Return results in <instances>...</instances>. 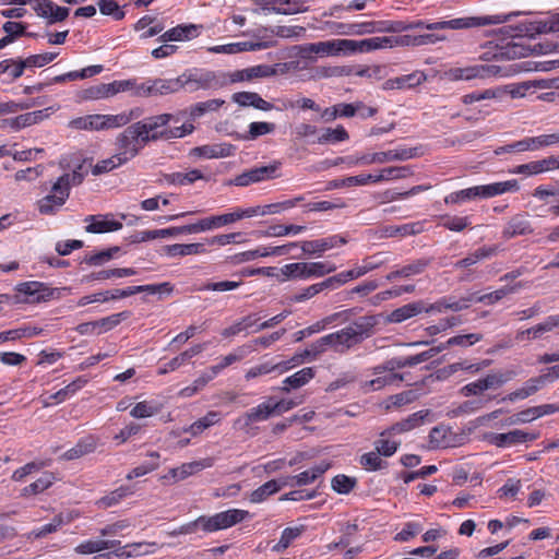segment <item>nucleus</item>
Segmentation results:
<instances>
[{
    "instance_id": "obj_1",
    "label": "nucleus",
    "mask_w": 559,
    "mask_h": 559,
    "mask_svg": "<svg viewBox=\"0 0 559 559\" xmlns=\"http://www.w3.org/2000/svg\"><path fill=\"white\" fill-rule=\"evenodd\" d=\"M550 19L547 21L536 22H524L519 24L516 27L507 26L506 33L510 34L512 40L508 45V55L513 58L526 57L531 53H547L555 49V46L546 43L545 45L538 44H526L527 40L534 39L536 34L551 33Z\"/></svg>"
},
{
    "instance_id": "obj_2",
    "label": "nucleus",
    "mask_w": 559,
    "mask_h": 559,
    "mask_svg": "<svg viewBox=\"0 0 559 559\" xmlns=\"http://www.w3.org/2000/svg\"><path fill=\"white\" fill-rule=\"evenodd\" d=\"M87 171H72L63 174L52 185L50 194L37 201V209L43 215H53L69 199L71 187L80 186Z\"/></svg>"
},
{
    "instance_id": "obj_3",
    "label": "nucleus",
    "mask_w": 559,
    "mask_h": 559,
    "mask_svg": "<svg viewBox=\"0 0 559 559\" xmlns=\"http://www.w3.org/2000/svg\"><path fill=\"white\" fill-rule=\"evenodd\" d=\"M169 114H160L146 117L136 122L144 132L148 142L180 139L191 134L194 130V126L191 122L186 121H183L180 127H169Z\"/></svg>"
},
{
    "instance_id": "obj_4",
    "label": "nucleus",
    "mask_w": 559,
    "mask_h": 559,
    "mask_svg": "<svg viewBox=\"0 0 559 559\" xmlns=\"http://www.w3.org/2000/svg\"><path fill=\"white\" fill-rule=\"evenodd\" d=\"M380 317L381 314L361 316L341 329L349 349L362 343L376 333V326L380 323Z\"/></svg>"
},
{
    "instance_id": "obj_5",
    "label": "nucleus",
    "mask_w": 559,
    "mask_h": 559,
    "mask_svg": "<svg viewBox=\"0 0 559 559\" xmlns=\"http://www.w3.org/2000/svg\"><path fill=\"white\" fill-rule=\"evenodd\" d=\"M148 143L138 122L129 124L115 141L117 151L126 156L128 162L138 156Z\"/></svg>"
},
{
    "instance_id": "obj_6",
    "label": "nucleus",
    "mask_w": 559,
    "mask_h": 559,
    "mask_svg": "<svg viewBox=\"0 0 559 559\" xmlns=\"http://www.w3.org/2000/svg\"><path fill=\"white\" fill-rule=\"evenodd\" d=\"M336 270V265L329 262H296L284 265L281 273L285 280L322 277Z\"/></svg>"
},
{
    "instance_id": "obj_7",
    "label": "nucleus",
    "mask_w": 559,
    "mask_h": 559,
    "mask_svg": "<svg viewBox=\"0 0 559 559\" xmlns=\"http://www.w3.org/2000/svg\"><path fill=\"white\" fill-rule=\"evenodd\" d=\"M559 143V132L551 134H543L538 136L525 138L513 143L499 146L495 150L496 155H502L507 153H521L526 151H536L542 147L550 146Z\"/></svg>"
},
{
    "instance_id": "obj_8",
    "label": "nucleus",
    "mask_w": 559,
    "mask_h": 559,
    "mask_svg": "<svg viewBox=\"0 0 559 559\" xmlns=\"http://www.w3.org/2000/svg\"><path fill=\"white\" fill-rule=\"evenodd\" d=\"M330 349L337 354H345L349 350L348 344H346L341 330L326 334L312 342L305 349V355L311 356L312 359L316 360Z\"/></svg>"
},
{
    "instance_id": "obj_9",
    "label": "nucleus",
    "mask_w": 559,
    "mask_h": 559,
    "mask_svg": "<svg viewBox=\"0 0 559 559\" xmlns=\"http://www.w3.org/2000/svg\"><path fill=\"white\" fill-rule=\"evenodd\" d=\"M252 36L254 37V40L215 46L209 50L215 53H237L242 51L263 50L277 45L276 39H266V36L262 35V29L257 28Z\"/></svg>"
},
{
    "instance_id": "obj_10",
    "label": "nucleus",
    "mask_w": 559,
    "mask_h": 559,
    "mask_svg": "<svg viewBox=\"0 0 559 559\" xmlns=\"http://www.w3.org/2000/svg\"><path fill=\"white\" fill-rule=\"evenodd\" d=\"M178 78L180 81V90H186L190 93L199 90H207L219 84L215 72L207 70H189Z\"/></svg>"
},
{
    "instance_id": "obj_11",
    "label": "nucleus",
    "mask_w": 559,
    "mask_h": 559,
    "mask_svg": "<svg viewBox=\"0 0 559 559\" xmlns=\"http://www.w3.org/2000/svg\"><path fill=\"white\" fill-rule=\"evenodd\" d=\"M249 518H251L249 511L240 509H229L212 516H206V533L229 528Z\"/></svg>"
},
{
    "instance_id": "obj_12",
    "label": "nucleus",
    "mask_w": 559,
    "mask_h": 559,
    "mask_svg": "<svg viewBox=\"0 0 559 559\" xmlns=\"http://www.w3.org/2000/svg\"><path fill=\"white\" fill-rule=\"evenodd\" d=\"M538 435L514 429L506 433H488L485 439L498 448H507L536 440Z\"/></svg>"
},
{
    "instance_id": "obj_13",
    "label": "nucleus",
    "mask_w": 559,
    "mask_h": 559,
    "mask_svg": "<svg viewBox=\"0 0 559 559\" xmlns=\"http://www.w3.org/2000/svg\"><path fill=\"white\" fill-rule=\"evenodd\" d=\"M134 85V79L114 81L111 83H103L96 86H92L84 91V98L87 99H100L108 98L118 93L131 90Z\"/></svg>"
},
{
    "instance_id": "obj_14",
    "label": "nucleus",
    "mask_w": 559,
    "mask_h": 559,
    "mask_svg": "<svg viewBox=\"0 0 559 559\" xmlns=\"http://www.w3.org/2000/svg\"><path fill=\"white\" fill-rule=\"evenodd\" d=\"M491 17L489 16H466V17H457L449 21H440L433 22L427 26L428 31H439V29H466L473 27H479L491 24Z\"/></svg>"
},
{
    "instance_id": "obj_15",
    "label": "nucleus",
    "mask_w": 559,
    "mask_h": 559,
    "mask_svg": "<svg viewBox=\"0 0 559 559\" xmlns=\"http://www.w3.org/2000/svg\"><path fill=\"white\" fill-rule=\"evenodd\" d=\"M549 374H539L537 377L530 378L521 388L504 396L502 401L515 402L534 395L545 386L549 380Z\"/></svg>"
},
{
    "instance_id": "obj_16",
    "label": "nucleus",
    "mask_w": 559,
    "mask_h": 559,
    "mask_svg": "<svg viewBox=\"0 0 559 559\" xmlns=\"http://www.w3.org/2000/svg\"><path fill=\"white\" fill-rule=\"evenodd\" d=\"M429 415L428 409H423L409 415L407 418L395 423L390 428L380 433V437H391L393 435L407 432L424 424L425 418Z\"/></svg>"
},
{
    "instance_id": "obj_17",
    "label": "nucleus",
    "mask_w": 559,
    "mask_h": 559,
    "mask_svg": "<svg viewBox=\"0 0 559 559\" xmlns=\"http://www.w3.org/2000/svg\"><path fill=\"white\" fill-rule=\"evenodd\" d=\"M497 67L489 64H475L466 68H456L451 70L454 80L469 81L473 79L490 78L497 73Z\"/></svg>"
},
{
    "instance_id": "obj_18",
    "label": "nucleus",
    "mask_w": 559,
    "mask_h": 559,
    "mask_svg": "<svg viewBox=\"0 0 559 559\" xmlns=\"http://www.w3.org/2000/svg\"><path fill=\"white\" fill-rule=\"evenodd\" d=\"M346 243V239L340 236H331L328 238L316 239V240H306L302 241L300 247L305 254H320L326 250L332 248L342 246Z\"/></svg>"
},
{
    "instance_id": "obj_19",
    "label": "nucleus",
    "mask_w": 559,
    "mask_h": 559,
    "mask_svg": "<svg viewBox=\"0 0 559 559\" xmlns=\"http://www.w3.org/2000/svg\"><path fill=\"white\" fill-rule=\"evenodd\" d=\"M34 11L38 16L49 19V24L64 21L70 12L68 8L56 5L50 0L39 1L34 7Z\"/></svg>"
},
{
    "instance_id": "obj_20",
    "label": "nucleus",
    "mask_w": 559,
    "mask_h": 559,
    "mask_svg": "<svg viewBox=\"0 0 559 559\" xmlns=\"http://www.w3.org/2000/svg\"><path fill=\"white\" fill-rule=\"evenodd\" d=\"M426 81V75L421 71H414L409 74L392 78L383 83V90H406L420 85Z\"/></svg>"
},
{
    "instance_id": "obj_21",
    "label": "nucleus",
    "mask_w": 559,
    "mask_h": 559,
    "mask_svg": "<svg viewBox=\"0 0 559 559\" xmlns=\"http://www.w3.org/2000/svg\"><path fill=\"white\" fill-rule=\"evenodd\" d=\"M350 52H369L386 47H393L400 40L396 37H371L362 40H353Z\"/></svg>"
},
{
    "instance_id": "obj_22",
    "label": "nucleus",
    "mask_w": 559,
    "mask_h": 559,
    "mask_svg": "<svg viewBox=\"0 0 559 559\" xmlns=\"http://www.w3.org/2000/svg\"><path fill=\"white\" fill-rule=\"evenodd\" d=\"M426 304L423 300L406 304L396 308L386 317L388 323H402L411 318H414L421 312H425Z\"/></svg>"
},
{
    "instance_id": "obj_23",
    "label": "nucleus",
    "mask_w": 559,
    "mask_h": 559,
    "mask_svg": "<svg viewBox=\"0 0 559 559\" xmlns=\"http://www.w3.org/2000/svg\"><path fill=\"white\" fill-rule=\"evenodd\" d=\"M201 25L195 24H181L177 25L176 27H173L165 32L159 38V41L166 43V41H182V40H189L199 35V28H201Z\"/></svg>"
},
{
    "instance_id": "obj_24",
    "label": "nucleus",
    "mask_w": 559,
    "mask_h": 559,
    "mask_svg": "<svg viewBox=\"0 0 559 559\" xmlns=\"http://www.w3.org/2000/svg\"><path fill=\"white\" fill-rule=\"evenodd\" d=\"M533 228L524 214H516L510 218L502 230L504 239H511L516 236L530 235Z\"/></svg>"
},
{
    "instance_id": "obj_25",
    "label": "nucleus",
    "mask_w": 559,
    "mask_h": 559,
    "mask_svg": "<svg viewBox=\"0 0 559 559\" xmlns=\"http://www.w3.org/2000/svg\"><path fill=\"white\" fill-rule=\"evenodd\" d=\"M352 314H355V309H347V310H345L343 312L334 313L331 317H328V318L323 319L322 321L316 322L314 324H312V325H310V326H308L306 329H302V330L296 332L295 333V341L296 342H300L304 338L309 337V336H311L314 333H319L328 324H330L331 322H333L334 320H336L338 318L343 317L344 321H348L349 320V316H352Z\"/></svg>"
},
{
    "instance_id": "obj_26",
    "label": "nucleus",
    "mask_w": 559,
    "mask_h": 559,
    "mask_svg": "<svg viewBox=\"0 0 559 559\" xmlns=\"http://www.w3.org/2000/svg\"><path fill=\"white\" fill-rule=\"evenodd\" d=\"M478 198H492L506 192H516L520 190V186L516 179H511L502 182H493L484 186H477Z\"/></svg>"
},
{
    "instance_id": "obj_27",
    "label": "nucleus",
    "mask_w": 559,
    "mask_h": 559,
    "mask_svg": "<svg viewBox=\"0 0 559 559\" xmlns=\"http://www.w3.org/2000/svg\"><path fill=\"white\" fill-rule=\"evenodd\" d=\"M16 290L28 296L31 302H40L47 300L52 292L40 282H25L16 286Z\"/></svg>"
},
{
    "instance_id": "obj_28",
    "label": "nucleus",
    "mask_w": 559,
    "mask_h": 559,
    "mask_svg": "<svg viewBox=\"0 0 559 559\" xmlns=\"http://www.w3.org/2000/svg\"><path fill=\"white\" fill-rule=\"evenodd\" d=\"M431 258H421L413 261L409 264L402 266L399 270L392 271L386 275V280L392 282L399 277L408 278L413 275L421 274L431 263Z\"/></svg>"
},
{
    "instance_id": "obj_29",
    "label": "nucleus",
    "mask_w": 559,
    "mask_h": 559,
    "mask_svg": "<svg viewBox=\"0 0 559 559\" xmlns=\"http://www.w3.org/2000/svg\"><path fill=\"white\" fill-rule=\"evenodd\" d=\"M276 73L275 69L267 64H259L230 74L231 82L250 81L257 78H267Z\"/></svg>"
},
{
    "instance_id": "obj_30",
    "label": "nucleus",
    "mask_w": 559,
    "mask_h": 559,
    "mask_svg": "<svg viewBox=\"0 0 559 559\" xmlns=\"http://www.w3.org/2000/svg\"><path fill=\"white\" fill-rule=\"evenodd\" d=\"M328 28L337 35L342 36H360L369 34V26L367 22L361 23H341V22H326Z\"/></svg>"
},
{
    "instance_id": "obj_31",
    "label": "nucleus",
    "mask_w": 559,
    "mask_h": 559,
    "mask_svg": "<svg viewBox=\"0 0 559 559\" xmlns=\"http://www.w3.org/2000/svg\"><path fill=\"white\" fill-rule=\"evenodd\" d=\"M262 29V35L266 36V39H275V37L280 38H299L304 36L306 33V28L304 26L294 25V26H283L277 25L273 27H260Z\"/></svg>"
},
{
    "instance_id": "obj_32",
    "label": "nucleus",
    "mask_w": 559,
    "mask_h": 559,
    "mask_svg": "<svg viewBox=\"0 0 559 559\" xmlns=\"http://www.w3.org/2000/svg\"><path fill=\"white\" fill-rule=\"evenodd\" d=\"M233 100L239 106H252L259 110L269 111L273 109V105L263 99L258 93L254 92H238L233 95Z\"/></svg>"
},
{
    "instance_id": "obj_33",
    "label": "nucleus",
    "mask_w": 559,
    "mask_h": 559,
    "mask_svg": "<svg viewBox=\"0 0 559 559\" xmlns=\"http://www.w3.org/2000/svg\"><path fill=\"white\" fill-rule=\"evenodd\" d=\"M556 328H559V313L547 317L543 322L528 328L526 330L519 331L515 338L518 341H524V334H533V337H542L545 333L551 332Z\"/></svg>"
},
{
    "instance_id": "obj_34",
    "label": "nucleus",
    "mask_w": 559,
    "mask_h": 559,
    "mask_svg": "<svg viewBox=\"0 0 559 559\" xmlns=\"http://www.w3.org/2000/svg\"><path fill=\"white\" fill-rule=\"evenodd\" d=\"M316 376V370L312 367H306L301 370L295 372L294 374L287 377L283 381V386L281 391L289 392L292 389H299L306 385L310 380H312Z\"/></svg>"
},
{
    "instance_id": "obj_35",
    "label": "nucleus",
    "mask_w": 559,
    "mask_h": 559,
    "mask_svg": "<svg viewBox=\"0 0 559 559\" xmlns=\"http://www.w3.org/2000/svg\"><path fill=\"white\" fill-rule=\"evenodd\" d=\"M468 307L469 302L467 301V297H463L460 300H454L452 297H443L429 306L426 305L425 312H443L444 310L461 311Z\"/></svg>"
},
{
    "instance_id": "obj_36",
    "label": "nucleus",
    "mask_w": 559,
    "mask_h": 559,
    "mask_svg": "<svg viewBox=\"0 0 559 559\" xmlns=\"http://www.w3.org/2000/svg\"><path fill=\"white\" fill-rule=\"evenodd\" d=\"M85 222H90L85 227V230L91 234H103L122 228V224L120 222L104 219L99 215H88L85 218Z\"/></svg>"
},
{
    "instance_id": "obj_37",
    "label": "nucleus",
    "mask_w": 559,
    "mask_h": 559,
    "mask_svg": "<svg viewBox=\"0 0 559 559\" xmlns=\"http://www.w3.org/2000/svg\"><path fill=\"white\" fill-rule=\"evenodd\" d=\"M522 285L519 283L514 286H504L500 289H497L495 292L478 295L477 293H473L467 296V301L471 302H483L485 305H493L495 302L501 300L503 297H506L509 294H512L516 290L518 287H521Z\"/></svg>"
},
{
    "instance_id": "obj_38",
    "label": "nucleus",
    "mask_w": 559,
    "mask_h": 559,
    "mask_svg": "<svg viewBox=\"0 0 559 559\" xmlns=\"http://www.w3.org/2000/svg\"><path fill=\"white\" fill-rule=\"evenodd\" d=\"M138 271L132 267H118V269H110V270H102L98 272H93L88 275H85L82 281L83 282H93V281H105L111 277H127V276H133L136 275Z\"/></svg>"
},
{
    "instance_id": "obj_39",
    "label": "nucleus",
    "mask_w": 559,
    "mask_h": 559,
    "mask_svg": "<svg viewBox=\"0 0 559 559\" xmlns=\"http://www.w3.org/2000/svg\"><path fill=\"white\" fill-rule=\"evenodd\" d=\"M285 485H282V478L271 479L250 493L249 500L252 503H260L266 500L270 496L278 492Z\"/></svg>"
},
{
    "instance_id": "obj_40",
    "label": "nucleus",
    "mask_w": 559,
    "mask_h": 559,
    "mask_svg": "<svg viewBox=\"0 0 559 559\" xmlns=\"http://www.w3.org/2000/svg\"><path fill=\"white\" fill-rule=\"evenodd\" d=\"M96 449V440L94 437L88 436L81 439L73 448L62 454V459L67 461L82 457L92 453Z\"/></svg>"
},
{
    "instance_id": "obj_41",
    "label": "nucleus",
    "mask_w": 559,
    "mask_h": 559,
    "mask_svg": "<svg viewBox=\"0 0 559 559\" xmlns=\"http://www.w3.org/2000/svg\"><path fill=\"white\" fill-rule=\"evenodd\" d=\"M164 251L169 257L177 255H191V254H202L206 252L204 243H175L167 245L164 247Z\"/></svg>"
},
{
    "instance_id": "obj_42",
    "label": "nucleus",
    "mask_w": 559,
    "mask_h": 559,
    "mask_svg": "<svg viewBox=\"0 0 559 559\" xmlns=\"http://www.w3.org/2000/svg\"><path fill=\"white\" fill-rule=\"evenodd\" d=\"M224 104L225 100L218 98L197 103L188 108L189 119L193 121L201 118L207 112L217 111Z\"/></svg>"
},
{
    "instance_id": "obj_43",
    "label": "nucleus",
    "mask_w": 559,
    "mask_h": 559,
    "mask_svg": "<svg viewBox=\"0 0 559 559\" xmlns=\"http://www.w3.org/2000/svg\"><path fill=\"white\" fill-rule=\"evenodd\" d=\"M205 349V344H197L189 349L182 352L175 358H173L167 365L164 370L160 371V373H165L167 371H174L187 361H189L194 356L201 354Z\"/></svg>"
},
{
    "instance_id": "obj_44",
    "label": "nucleus",
    "mask_w": 559,
    "mask_h": 559,
    "mask_svg": "<svg viewBox=\"0 0 559 559\" xmlns=\"http://www.w3.org/2000/svg\"><path fill=\"white\" fill-rule=\"evenodd\" d=\"M423 231L421 223H408L400 226H384L382 228V234L384 237H397V236H408V235H417Z\"/></svg>"
},
{
    "instance_id": "obj_45",
    "label": "nucleus",
    "mask_w": 559,
    "mask_h": 559,
    "mask_svg": "<svg viewBox=\"0 0 559 559\" xmlns=\"http://www.w3.org/2000/svg\"><path fill=\"white\" fill-rule=\"evenodd\" d=\"M349 139L348 132L342 126H337L335 129L325 128L321 131L317 139L319 144H335L344 142Z\"/></svg>"
},
{
    "instance_id": "obj_46",
    "label": "nucleus",
    "mask_w": 559,
    "mask_h": 559,
    "mask_svg": "<svg viewBox=\"0 0 559 559\" xmlns=\"http://www.w3.org/2000/svg\"><path fill=\"white\" fill-rule=\"evenodd\" d=\"M87 383V380L83 377L76 378L74 381L69 383L67 386L60 389L56 393L51 394L48 400L53 403H61L73 395L76 391L82 389Z\"/></svg>"
},
{
    "instance_id": "obj_47",
    "label": "nucleus",
    "mask_w": 559,
    "mask_h": 559,
    "mask_svg": "<svg viewBox=\"0 0 559 559\" xmlns=\"http://www.w3.org/2000/svg\"><path fill=\"white\" fill-rule=\"evenodd\" d=\"M69 127L75 130L100 131V114L78 117L69 122Z\"/></svg>"
},
{
    "instance_id": "obj_48",
    "label": "nucleus",
    "mask_w": 559,
    "mask_h": 559,
    "mask_svg": "<svg viewBox=\"0 0 559 559\" xmlns=\"http://www.w3.org/2000/svg\"><path fill=\"white\" fill-rule=\"evenodd\" d=\"M354 45L352 39H333L326 41H319L320 52L322 55H337L341 51H349Z\"/></svg>"
},
{
    "instance_id": "obj_49",
    "label": "nucleus",
    "mask_w": 559,
    "mask_h": 559,
    "mask_svg": "<svg viewBox=\"0 0 559 559\" xmlns=\"http://www.w3.org/2000/svg\"><path fill=\"white\" fill-rule=\"evenodd\" d=\"M210 466H211V463H206V460L205 461H195V462L182 464L178 468H173L170 471V473H171V476L176 480H183L185 478L194 474L195 472H199V471H201L205 467H210Z\"/></svg>"
},
{
    "instance_id": "obj_50",
    "label": "nucleus",
    "mask_w": 559,
    "mask_h": 559,
    "mask_svg": "<svg viewBox=\"0 0 559 559\" xmlns=\"http://www.w3.org/2000/svg\"><path fill=\"white\" fill-rule=\"evenodd\" d=\"M128 163L126 156H122L121 153H117L114 156L103 159L98 162L93 168L92 174L94 176H98L105 173H108L123 164Z\"/></svg>"
},
{
    "instance_id": "obj_51",
    "label": "nucleus",
    "mask_w": 559,
    "mask_h": 559,
    "mask_svg": "<svg viewBox=\"0 0 559 559\" xmlns=\"http://www.w3.org/2000/svg\"><path fill=\"white\" fill-rule=\"evenodd\" d=\"M273 412L272 404L270 403H262L258 405L257 407L251 408L249 412L245 415V425L249 426L252 423H258L267 419Z\"/></svg>"
},
{
    "instance_id": "obj_52",
    "label": "nucleus",
    "mask_w": 559,
    "mask_h": 559,
    "mask_svg": "<svg viewBox=\"0 0 559 559\" xmlns=\"http://www.w3.org/2000/svg\"><path fill=\"white\" fill-rule=\"evenodd\" d=\"M221 420V414L218 412H209L204 417L194 421L186 431L193 436L203 432L209 427L217 424Z\"/></svg>"
},
{
    "instance_id": "obj_53",
    "label": "nucleus",
    "mask_w": 559,
    "mask_h": 559,
    "mask_svg": "<svg viewBox=\"0 0 559 559\" xmlns=\"http://www.w3.org/2000/svg\"><path fill=\"white\" fill-rule=\"evenodd\" d=\"M305 531V526H296V527H286L281 535L280 542L273 546V551L281 552L289 547L293 540L298 538L302 532Z\"/></svg>"
},
{
    "instance_id": "obj_54",
    "label": "nucleus",
    "mask_w": 559,
    "mask_h": 559,
    "mask_svg": "<svg viewBox=\"0 0 559 559\" xmlns=\"http://www.w3.org/2000/svg\"><path fill=\"white\" fill-rule=\"evenodd\" d=\"M515 376H516V373L512 370H508L504 372L499 371V372L489 373L485 378H483V381H484L483 384H484V388H486L487 390L500 388L508 381L514 379Z\"/></svg>"
},
{
    "instance_id": "obj_55",
    "label": "nucleus",
    "mask_w": 559,
    "mask_h": 559,
    "mask_svg": "<svg viewBox=\"0 0 559 559\" xmlns=\"http://www.w3.org/2000/svg\"><path fill=\"white\" fill-rule=\"evenodd\" d=\"M275 130V124L272 122H251L249 130L246 134L240 135L239 139L245 141L255 140L257 138L272 133Z\"/></svg>"
},
{
    "instance_id": "obj_56",
    "label": "nucleus",
    "mask_w": 559,
    "mask_h": 559,
    "mask_svg": "<svg viewBox=\"0 0 559 559\" xmlns=\"http://www.w3.org/2000/svg\"><path fill=\"white\" fill-rule=\"evenodd\" d=\"M55 480L52 473H45L36 481L29 484L22 490L23 496H32L48 489Z\"/></svg>"
},
{
    "instance_id": "obj_57",
    "label": "nucleus",
    "mask_w": 559,
    "mask_h": 559,
    "mask_svg": "<svg viewBox=\"0 0 559 559\" xmlns=\"http://www.w3.org/2000/svg\"><path fill=\"white\" fill-rule=\"evenodd\" d=\"M155 96H164L180 91L179 78L176 79H154Z\"/></svg>"
},
{
    "instance_id": "obj_58",
    "label": "nucleus",
    "mask_w": 559,
    "mask_h": 559,
    "mask_svg": "<svg viewBox=\"0 0 559 559\" xmlns=\"http://www.w3.org/2000/svg\"><path fill=\"white\" fill-rule=\"evenodd\" d=\"M191 155L206 158H217L228 155V152L222 145H203L191 150Z\"/></svg>"
},
{
    "instance_id": "obj_59",
    "label": "nucleus",
    "mask_w": 559,
    "mask_h": 559,
    "mask_svg": "<svg viewBox=\"0 0 559 559\" xmlns=\"http://www.w3.org/2000/svg\"><path fill=\"white\" fill-rule=\"evenodd\" d=\"M129 317H130L129 311H122V312L115 313L109 317L96 320L98 334L110 331L111 329L117 326L121 321L128 319Z\"/></svg>"
},
{
    "instance_id": "obj_60",
    "label": "nucleus",
    "mask_w": 559,
    "mask_h": 559,
    "mask_svg": "<svg viewBox=\"0 0 559 559\" xmlns=\"http://www.w3.org/2000/svg\"><path fill=\"white\" fill-rule=\"evenodd\" d=\"M441 225L451 231H462L465 228L469 227L472 224L471 216L444 215L441 217Z\"/></svg>"
},
{
    "instance_id": "obj_61",
    "label": "nucleus",
    "mask_w": 559,
    "mask_h": 559,
    "mask_svg": "<svg viewBox=\"0 0 559 559\" xmlns=\"http://www.w3.org/2000/svg\"><path fill=\"white\" fill-rule=\"evenodd\" d=\"M409 175V168L406 166H391L383 168L379 175H373L374 182L405 178Z\"/></svg>"
},
{
    "instance_id": "obj_62",
    "label": "nucleus",
    "mask_w": 559,
    "mask_h": 559,
    "mask_svg": "<svg viewBox=\"0 0 559 559\" xmlns=\"http://www.w3.org/2000/svg\"><path fill=\"white\" fill-rule=\"evenodd\" d=\"M202 178L203 174L200 170L192 169L188 173L170 174L167 176V181L173 185H190Z\"/></svg>"
},
{
    "instance_id": "obj_63",
    "label": "nucleus",
    "mask_w": 559,
    "mask_h": 559,
    "mask_svg": "<svg viewBox=\"0 0 559 559\" xmlns=\"http://www.w3.org/2000/svg\"><path fill=\"white\" fill-rule=\"evenodd\" d=\"M357 484V479L355 477H349L346 475H336L331 480V486L333 490L337 493L347 495L349 493Z\"/></svg>"
},
{
    "instance_id": "obj_64",
    "label": "nucleus",
    "mask_w": 559,
    "mask_h": 559,
    "mask_svg": "<svg viewBox=\"0 0 559 559\" xmlns=\"http://www.w3.org/2000/svg\"><path fill=\"white\" fill-rule=\"evenodd\" d=\"M360 464L367 471H379L386 466V462L380 457L377 451L365 453L360 456Z\"/></svg>"
}]
</instances>
